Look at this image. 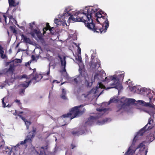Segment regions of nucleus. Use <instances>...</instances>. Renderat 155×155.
<instances>
[{
  "instance_id": "f257e3e1",
  "label": "nucleus",
  "mask_w": 155,
  "mask_h": 155,
  "mask_svg": "<svg viewBox=\"0 0 155 155\" xmlns=\"http://www.w3.org/2000/svg\"><path fill=\"white\" fill-rule=\"evenodd\" d=\"M97 11L96 8L93 9L86 7L82 12L78 11L75 12L74 15H71L69 19L70 20H72L73 21L85 23V21H87V20L88 21H91V20H93V19L96 18L97 22L99 23L100 22L98 20V18L101 21L102 15L101 13L97 12Z\"/></svg>"
},
{
  "instance_id": "f03ea898",
  "label": "nucleus",
  "mask_w": 155,
  "mask_h": 155,
  "mask_svg": "<svg viewBox=\"0 0 155 155\" xmlns=\"http://www.w3.org/2000/svg\"><path fill=\"white\" fill-rule=\"evenodd\" d=\"M82 105L75 106L72 108L69 113L64 114L62 117L64 118H70L71 121L72 119L82 115L85 112L86 110Z\"/></svg>"
},
{
  "instance_id": "7ed1b4c3",
  "label": "nucleus",
  "mask_w": 155,
  "mask_h": 155,
  "mask_svg": "<svg viewBox=\"0 0 155 155\" xmlns=\"http://www.w3.org/2000/svg\"><path fill=\"white\" fill-rule=\"evenodd\" d=\"M91 21H85V23H84L86 26L89 29L91 30L94 32L101 33L102 34V33H104L107 30H105L104 26V24L103 25H95L94 24L92 20H91Z\"/></svg>"
},
{
  "instance_id": "20e7f679",
  "label": "nucleus",
  "mask_w": 155,
  "mask_h": 155,
  "mask_svg": "<svg viewBox=\"0 0 155 155\" xmlns=\"http://www.w3.org/2000/svg\"><path fill=\"white\" fill-rule=\"evenodd\" d=\"M124 77V73H122L121 74H118L117 76L116 75V78L114 82L110 84V86L107 87V89L112 88H115L118 90H121L123 88V87L120 83V81L123 80Z\"/></svg>"
},
{
  "instance_id": "39448f33",
  "label": "nucleus",
  "mask_w": 155,
  "mask_h": 155,
  "mask_svg": "<svg viewBox=\"0 0 155 155\" xmlns=\"http://www.w3.org/2000/svg\"><path fill=\"white\" fill-rule=\"evenodd\" d=\"M148 114L150 115H152V117L149 119L148 122L147 124L141 130H140L139 134L140 136H142L143 135V133L145 132L146 130H149L152 129L154 126L151 125L148 127V124H153V118H155V113L154 114L153 113L148 112Z\"/></svg>"
},
{
  "instance_id": "423d86ee",
  "label": "nucleus",
  "mask_w": 155,
  "mask_h": 155,
  "mask_svg": "<svg viewBox=\"0 0 155 155\" xmlns=\"http://www.w3.org/2000/svg\"><path fill=\"white\" fill-rule=\"evenodd\" d=\"M99 118V117L97 116H91L88 119L87 121L86 122V124L89 125H91Z\"/></svg>"
},
{
  "instance_id": "0eeeda50",
  "label": "nucleus",
  "mask_w": 155,
  "mask_h": 155,
  "mask_svg": "<svg viewBox=\"0 0 155 155\" xmlns=\"http://www.w3.org/2000/svg\"><path fill=\"white\" fill-rule=\"evenodd\" d=\"M103 14L105 15L104 16H102V17H101V21L102 22L104 21L103 24H104V26L105 30H107V29L109 26V22L107 18V16L106 13L104 14V12H103Z\"/></svg>"
},
{
  "instance_id": "6e6552de",
  "label": "nucleus",
  "mask_w": 155,
  "mask_h": 155,
  "mask_svg": "<svg viewBox=\"0 0 155 155\" xmlns=\"http://www.w3.org/2000/svg\"><path fill=\"white\" fill-rule=\"evenodd\" d=\"M34 135L33 136L31 135V134L28 135L26 137L24 141H21L20 144L21 145L26 143L31 144L33 139L34 137Z\"/></svg>"
},
{
  "instance_id": "1a4fd4ad",
  "label": "nucleus",
  "mask_w": 155,
  "mask_h": 155,
  "mask_svg": "<svg viewBox=\"0 0 155 155\" xmlns=\"http://www.w3.org/2000/svg\"><path fill=\"white\" fill-rule=\"evenodd\" d=\"M58 57L60 60L61 66L63 67V69L61 72H66L67 73L65 69L66 64V57L65 56H63V58H62L60 55H58Z\"/></svg>"
},
{
  "instance_id": "9d476101",
  "label": "nucleus",
  "mask_w": 155,
  "mask_h": 155,
  "mask_svg": "<svg viewBox=\"0 0 155 155\" xmlns=\"http://www.w3.org/2000/svg\"><path fill=\"white\" fill-rule=\"evenodd\" d=\"M80 75L84 78L86 79L85 83L87 84V87H90L92 84V83H91L88 81L86 79V76H87V74L85 71L83 70L82 69L80 71Z\"/></svg>"
},
{
  "instance_id": "9b49d317",
  "label": "nucleus",
  "mask_w": 155,
  "mask_h": 155,
  "mask_svg": "<svg viewBox=\"0 0 155 155\" xmlns=\"http://www.w3.org/2000/svg\"><path fill=\"white\" fill-rule=\"evenodd\" d=\"M0 139H1V141L0 142V144H1L0 145V150L1 149H5V150H6L5 151V150H3V151L4 152H9L10 150L9 147H6L4 148V145L5 144V141L1 137H0Z\"/></svg>"
},
{
  "instance_id": "f8f14e48",
  "label": "nucleus",
  "mask_w": 155,
  "mask_h": 155,
  "mask_svg": "<svg viewBox=\"0 0 155 155\" xmlns=\"http://www.w3.org/2000/svg\"><path fill=\"white\" fill-rule=\"evenodd\" d=\"M89 65L90 67H92L93 68H95L97 65H98V67H99L100 66V61L98 59H96V62L93 63L92 61H91Z\"/></svg>"
},
{
  "instance_id": "ddd939ff",
  "label": "nucleus",
  "mask_w": 155,
  "mask_h": 155,
  "mask_svg": "<svg viewBox=\"0 0 155 155\" xmlns=\"http://www.w3.org/2000/svg\"><path fill=\"white\" fill-rule=\"evenodd\" d=\"M42 78V76L41 74H36L35 76L31 80V81L35 80V81L33 82V84H35L38 81Z\"/></svg>"
},
{
  "instance_id": "4468645a",
  "label": "nucleus",
  "mask_w": 155,
  "mask_h": 155,
  "mask_svg": "<svg viewBox=\"0 0 155 155\" xmlns=\"http://www.w3.org/2000/svg\"><path fill=\"white\" fill-rule=\"evenodd\" d=\"M139 102H140L142 105L146 107H150L154 108V105L153 104H150V102L146 103L143 101H139Z\"/></svg>"
},
{
  "instance_id": "2eb2a0df",
  "label": "nucleus",
  "mask_w": 155,
  "mask_h": 155,
  "mask_svg": "<svg viewBox=\"0 0 155 155\" xmlns=\"http://www.w3.org/2000/svg\"><path fill=\"white\" fill-rule=\"evenodd\" d=\"M21 39L23 40V42L26 43L31 44V41L29 38H27V36L23 34L21 35Z\"/></svg>"
},
{
  "instance_id": "dca6fc26",
  "label": "nucleus",
  "mask_w": 155,
  "mask_h": 155,
  "mask_svg": "<svg viewBox=\"0 0 155 155\" xmlns=\"http://www.w3.org/2000/svg\"><path fill=\"white\" fill-rule=\"evenodd\" d=\"M33 31H31L30 33V34L31 35L32 37L35 38V34L39 37L40 32L39 30H38L36 29L32 30Z\"/></svg>"
},
{
  "instance_id": "f3484780",
  "label": "nucleus",
  "mask_w": 155,
  "mask_h": 155,
  "mask_svg": "<svg viewBox=\"0 0 155 155\" xmlns=\"http://www.w3.org/2000/svg\"><path fill=\"white\" fill-rule=\"evenodd\" d=\"M14 65L13 64H10L9 65V68L8 69H6V73L9 72L12 75L13 74L15 70Z\"/></svg>"
},
{
  "instance_id": "a211bd4d",
  "label": "nucleus",
  "mask_w": 155,
  "mask_h": 155,
  "mask_svg": "<svg viewBox=\"0 0 155 155\" xmlns=\"http://www.w3.org/2000/svg\"><path fill=\"white\" fill-rule=\"evenodd\" d=\"M116 78V75H114L113 76H109L105 78L104 81L107 82H110V81H113V82L115 81V79Z\"/></svg>"
},
{
  "instance_id": "6ab92c4d",
  "label": "nucleus",
  "mask_w": 155,
  "mask_h": 155,
  "mask_svg": "<svg viewBox=\"0 0 155 155\" xmlns=\"http://www.w3.org/2000/svg\"><path fill=\"white\" fill-rule=\"evenodd\" d=\"M47 146H43L40 148L39 149V155H43L45 153V151L47 150Z\"/></svg>"
},
{
  "instance_id": "aec40b11",
  "label": "nucleus",
  "mask_w": 155,
  "mask_h": 155,
  "mask_svg": "<svg viewBox=\"0 0 155 155\" xmlns=\"http://www.w3.org/2000/svg\"><path fill=\"white\" fill-rule=\"evenodd\" d=\"M4 53L3 48L0 44V54L1 57L2 59H5L7 58L6 54H4Z\"/></svg>"
},
{
  "instance_id": "412c9836",
  "label": "nucleus",
  "mask_w": 155,
  "mask_h": 155,
  "mask_svg": "<svg viewBox=\"0 0 155 155\" xmlns=\"http://www.w3.org/2000/svg\"><path fill=\"white\" fill-rule=\"evenodd\" d=\"M135 101L134 99H127L125 101V103L127 105H129L131 104H134Z\"/></svg>"
},
{
  "instance_id": "4be33fe9",
  "label": "nucleus",
  "mask_w": 155,
  "mask_h": 155,
  "mask_svg": "<svg viewBox=\"0 0 155 155\" xmlns=\"http://www.w3.org/2000/svg\"><path fill=\"white\" fill-rule=\"evenodd\" d=\"M15 0H8L9 7H15L18 4L15 2Z\"/></svg>"
},
{
  "instance_id": "5701e85b",
  "label": "nucleus",
  "mask_w": 155,
  "mask_h": 155,
  "mask_svg": "<svg viewBox=\"0 0 155 155\" xmlns=\"http://www.w3.org/2000/svg\"><path fill=\"white\" fill-rule=\"evenodd\" d=\"M105 86L104 85L102 84L101 83H99V85L97 86L96 87V90L95 91V93H96V92L98 91V89L99 88L101 89H102L103 88H104Z\"/></svg>"
},
{
  "instance_id": "b1692460",
  "label": "nucleus",
  "mask_w": 155,
  "mask_h": 155,
  "mask_svg": "<svg viewBox=\"0 0 155 155\" xmlns=\"http://www.w3.org/2000/svg\"><path fill=\"white\" fill-rule=\"evenodd\" d=\"M147 96L149 98L150 102L153 97V94H152L150 91H149L148 93H147Z\"/></svg>"
},
{
  "instance_id": "393cba45",
  "label": "nucleus",
  "mask_w": 155,
  "mask_h": 155,
  "mask_svg": "<svg viewBox=\"0 0 155 155\" xmlns=\"http://www.w3.org/2000/svg\"><path fill=\"white\" fill-rule=\"evenodd\" d=\"M15 27L16 26L15 25H14V26H10L9 28L13 33L16 34L17 30L15 29Z\"/></svg>"
},
{
  "instance_id": "a878e982",
  "label": "nucleus",
  "mask_w": 155,
  "mask_h": 155,
  "mask_svg": "<svg viewBox=\"0 0 155 155\" xmlns=\"http://www.w3.org/2000/svg\"><path fill=\"white\" fill-rule=\"evenodd\" d=\"M135 151H135H134L133 150H131L130 149V147H129L127 151L125 153L124 155H127L128 154H129L128 155H130V153H134Z\"/></svg>"
},
{
  "instance_id": "bb28decb",
  "label": "nucleus",
  "mask_w": 155,
  "mask_h": 155,
  "mask_svg": "<svg viewBox=\"0 0 155 155\" xmlns=\"http://www.w3.org/2000/svg\"><path fill=\"white\" fill-rule=\"evenodd\" d=\"M31 82V80H30L28 82H26L25 83H23L21 84V86L23 87H25V88H27L29 86L30 83Z\"/></svg>"
},
{
  "instance_id": "cd10ccee",
  "label": "nucleus",
  "mask_w": 155,
  "mask_h": 155,
  "mask_svg": "<svg viewBox=\"0 0 155 155\" xmlns=\"http://www.w3.org/2000/svg\"><path fill=\"white\" fill-rule=\"evenodd\" d=\"M36 128L34 127H32V130L31 131V136H34V137H35V135L36 134Z\"/></svg>"
},
{
  "instance_id": "c85d7f7f",
  "label": "nucleus",
  "mask_w": 155,
  "mask_h": 155,
  "mask_svg": "<svg viewBox=\"0 0 155 155\" xmlns=\"http://www.w3.org/2000/svg\"><path fill=\"white\" fill-rule=\"evenodd\" d=\"M35 25V22L34 21L31 23H29V28L31 30H33L34 28V26Z\"/></svg>"
},
{
  "instance_id": "c756f323",
  "label": "nucleus",
  "mask_w": 155,
  "mask_h": 155,
  "mask_svg": "<svg viewBox=\"0 0 155 155\" xmlns=\"http://www.w3.org/2000/svg\"><path fill=\"white\" fill-rule=\"evenodd\" d=\"M49 31L52 35H54V33H55L56 32V31L53 27H51L49 29Z\"/></svg>"
},
{
  "instance_id": "7c9ffc66",
  "label": "nucleus",
  "mask_w": 155,
  "mask_h": 155,
  "mask_svg": "<svg viewBox=\"0 0 155 155\" xmlns=\"http://www.w3.org/2000/svg\"><path fill=\"white\" fill-rule=\"evenodd\" d=\"M5 98H3L2 100V102L3 104V107H10L11 106L9 104H8L7 106L6 105V104L4 102V99Z\"/></svg>"
},
{
  "instance_id": "2f4dec72",
  "label": "nucleus",
  "mask_w": 155,
  "mask_h": 155,
  "mask_svg": "<svg viewBox=\"0 0 155 155\" xmlns=\"http://www.w3.org/2000/svg\"><path fill=\"white\" fill-rule=\"evenodd\" d=\"M150 137H151V138H150V141H152L155 138V131H154V134H150Z\"/></svg>"
},
{
  "instance_id": "473e14b6",
  "label": "nucleus",
  "mask_w": 155,
  "mask_h": 155,
  "mask_svg": "<svg viewBox=\"0 0 155 155\" xmlns=\"http://www.w3.org/2000/svg\"><path fill=\"white\" fill-rule=\"evenodd\" d=\"M9 19L10 20H12V21L15 25H18L17 21L15 18H14L12 16H10Z\"/></svg>"
},
{
  "instance_id": "72a5a7b5",
  "label": "nucleus",
  "mask_w": 155,
  "mask_h": 155,
  "mask_svg": "<svg viewBox=\"0 0 155 155\" xmlns=\"http://www.w3.org/2000/svg\"><path fill=\"white\" fill-rule=\"evenodd\" d=\"M9 19L10 20H12V21L15 25H18L17 21L15 18H14L12 16H10Z\"/></svg>"
},
{
  "instance_id": "f704fd0d",
  "label": "nucleus",
  "mask_w": 155,
  "mask_h": 155,
  "mask_svg": "<svg viewBox=\"0 0 155 155\" xmlns=\"http://www.w3.org/2000/svg\"><path fill=\"white\" fill-rule=\"evenodd\" d=\"M25 75H23L21 77V76L17 75L15 77H14V79H21L22 78H25Z\"/></svg>"
},
{
  "instance_id": "c9c22d12",
  "label": "nucleus",
  "mask_w": 155,
  "mask_h": 155,
  "mask_svg": "<svg viewBox=\"0 0 155 155\" xmlns=\"http://www.w3.org/2000/svg\"><path fill=\"white\" fill-rule=\"evenodd\" d=\"M140 92L141 93L143 92H146L147 93L148 90V89L146 88H141L140 89Z\"/></svg>"
},
{
  "instance_id": "e433bc0d",
  "label": "nucleus",
  "mask_w": 155,
  "mask_h": 155,
  "mask_svg": "<svg viewBox=\"0 0 155 155\" xmlns=\"http://www.w3.org/2000/svg\"><path fill=\"white\" fill-rule=\"evenodd\" d=\"M117 100L114 98H111L110 99V100L109 101V104H110L111 103L115 102V101H117Z\"/></svg>"
},
{
  "instance_id": "4c0bfd02",
  "label": "nucleus",
  "mask_w": 155,
  "mask_h": 155,
  "mask_svg": "<svg viewBox=\"0 0 155 155\" xmlns=\"http://www.w3.org/2000/svg\"><path fill=\"white\" fill-rule=\"evenodd\" d=\"M54 22L56 24H57L58 25H59V22H60V21L58 19L55 18L54 19Z\"/></svg>"
},
{
  "instance_id": "58836bf2",
  "label": "nucleus",
  "mask_w": 155,
  "mask_h": 155,
  "mask_svg": "<svg viewBox=\"0 0 155 155\" xmlns=\"http://www.w3.org/2000/svg\"><path fill=\"white\" fill-rule=\"evenodd\" d=\"M48 30H49V29L48 28L45 27L43 28V34H45L46 33V31H48Z\"/></svg>"
},
{
  "instance_id": "ea45409f",
  "label": "nucleus",
  "mask_w": 155,
  "mask_h": 155,
  "mask_svg": "<svg viewBox=\"0 0 155 155\" xmlns=\"http://www.w3.org/2000/svg\"><path fill=\"white\" fill-rule=\"evenodd\" d=\"M136 137H137V136H135V137L134 138L133 140L132 145H135V143L136 142Z\"/></svg>"
},
{
  "instance_id": "a19ab883",
  "label": "nucleus",
  "mask_w": 155,
  "mask_h": 155,
  "mask_svg": "<svg viewBox=\"0 0 155 155\" xmlns=\"http://www.w3.org/2000/svg\"><path fill=\"white\" fill-rule=\"evenodd\" d=\"M145 145L143 144L142 143H141L138 145L136 149H137L140 147H143Z\"/></svg>"
},
{
  "instance_id": "79ce46f5",
  "label": "nucleus",
  "mask_w": 155,
  "mask_h": 155,
  "mask_svg": "<svg viewBox=\"0 0 155 155\" xmlns=\"http://www.w3.org/2000/svg\"><path fill=\"white\" fill-rule=\"evenodd\" d=\"M18 115L19 117L20 118H21L23 120L25 121V122H26V119H25V117H23L21 115H19L18 114Z\"/></svg>"
},
{
  "instance_id": "37998d69",
  "label": "nucleus",
  "mask_w": 155,
  "mask_h": 155,
  "mask_svg": "<svg viewBox=\"0 0 155 155\" xmlns=\"http://www.w3.org/2000/svg\"><path fill=\"white\" fill-rule=\"evenodd\" d=\"M73 81L75 84H77L78 82V81L77 79L76 78H74L73 80Z\"/></svg>"
},
{
  "instance_id": "c03bdc74",
  "label": "nucleus",
  "mask_w": 155,
  "mask_h": 155,
  "mask_svg": "<svg viewBox=\"0 0 155 155\" xmlns=\"http://www.w3.org/2000/svg\"><path fill=\"white\" fill-rule=\"evenodd\" d=\"M25 91V89H21V90L19 91V94H21L22 93L24 94V93Z\"/></svg>"
},
{
  "instance_id": "a18cd8bd",
  "label": "nucleus",
  "mask_w": 155,
  "mask_h": 155,
  "mask_svg": "<svg viewBox=\"0 0 155 155\" xmlns=\"http://www.w3.org/2000/svg\"><path fill=\"white\" fill-rule=\"evenodd\" d=\"M25 123L26 125H30L31 124V122L27 120H26Z\"/></svg>"
},
{
  "instance_id": "49530a36",
  "label": "nucleus",
  "mask_w": 155,
  "mask_h": 155,
  "mask_svg": "<svg viewBox=\"0 0 155 155\" xmlns=\"http://www.w3.org/2000/svg\"><path fill=\"white\" fill-rule=\"evenodd\" d=\"M65 15H68V16L70 15V14H68V12L67 11H66L65 10L64 11V12L63 13V16H65Z\"/></svg>"
},
{
  "instance_id": "de8ad7c7",
  "label": "nucleus",
  "mask_w": 155,
  "mask_h": 155,
  "mask_svg": "<svg viewBox=\"0 0 155 155\" xmlns=\"http://www.w3.org/2000/svg\"><path fill=\"white\" fill-rule=\"evenodd\" d=\"M78 52L79 54H81V49L79 46L78 48Z\"/></svg>"
},
{
  "instance_id": "09e8293b",
  "label": "nucleus",
  "mask_w": 155,
  "mask_h": 155,
  "mask_svg": "<svg viewBox=\"0 0 155 155\" xmlns=\"http://www.w3.org/2000/svg\"><path fill=\"white\" fill-rule=\"evenodd\" d=\"M78 132L77 131H73L71 132V133L72 134L74 135V134H78Z\"/></svg>"
},
{
  "instance_id": "8fccbe9b",
  "label": "nucleus",
  "mask_w": 155,
  "mask_h": 155,
  "mask_svg": "<svg viewBox=\"0 0 155 155\" xmlns=\"http://www.w3.org/2000/svg\"><path fill=\"white\" fill-rule=\"evenodd\" d=\"M15 102L18 104L19 105L21 104V103L20 102V101L19 100H18L17 99H16L15 100Z\"/></svg>"
},
{
  "instance_id": "3c124183",
  "label": "nucleus",
  "mask_w": 155,
  "mask_h": 155,
  "mask_svg": "<svg viewBox=\"0 0 155 155\" xmlns=\"http://www.w3.org/2000/svg\"><path fill=\"white\" fill-rule=\"evenodd\" d=\"M47 28H48L50 29L51 27L49 25V24L48 23H47L46 24V27Z\"/></svg>"
},
{
  "instance_id": "603ef678",
  "label": "nucleus",
  "mask_w": 155,
  "mask_h": 155,
  "mask_svg": "<svg viewBox=\"0 0 155 155\" xmlns=\"http://www.w3.org/2000/svg\"><path fill=\"white\" fill-rule=\"evenodd\" d=\"M71 149H73L74 148H75L76 147V145L74 144H73V143H72L71 144Z\"/></svg>"
},
{
  "instance_id": "864d4df0",
  "label": "nucleus",
  "mask_w": 155,
  "mask_h": 155,
  "mask_svg": "<svg viewBox=\"0 0 155 155\" xmlns=\"http://www.w3.org/2000/svg\"><path fill=\"white\" fill-rule=\"evenodd\" d=\"M16 60H17V61H15V62L17 63H18V62L21 63V60L20 59H16Z\"/></svg>"
},
{
  "instance_id": "5fc2aeb1",
  "label": "nucleus",
  "mask_w": 155,
  "mask_h": 155,
  "mask_svg": "<svg viewBox=\"0 0 155 155\" xmlns=\"http://www.w3.org/2000/svg\"><path fill=\"white\" fill-rule=\"evenodd\" d=\"M3 17L4 18V20H5V22L6 23V18H7V17H6V16L4 15H3Z\"/></svg>"
},
{
  "instance_id": "6e6d98bb",
  "label": "nucleus",
  "mask_w": 155,
  "mask_h": 155,
  "mask_svg": "<svg viewBox=\"0 0 155 155\" xmlns=\"http://www.w3.org/2000/svg\"><path fill=\"white\" fill-rule=\"evenodd\" d=\"M78 61H81V56H79V55L78 56Z\"/></svg>"
},
{
  "instance_id": "4d7b16f0",
  "label": "nucleus",
  "mask_w": 155,
  "mask_h": 155,
  "mask_svg": "<svg viewBox=\"0 0 155 155\" xmlns=\"http://www.w3.org/2000/svg\"><path fill=\"white\" fill-rule=\"evenodd\" d=\"M31 58L33 60H34L35 59V57L34 55H32L31 56Z\"/></svg>"
},
{
  "instance_id": "13d9d810",
  "label": "nucleus",
  "mask_w": 155,
  "mask_h": 155,
  "mask_svg": "<svg viewBox=\"0 0 155 155\" xmlns=\"http://www.w3.org/2000/svg\"><path fill=\"white\" fill-rule=\"evenodd\" d=\"M122 106H120V108L117 110V112H119L120 110H121L122 109Z\"/></svg>"
},
{
  "instance_id": "bf43d9fd",
  "label": "nucleus",
  "mask_w": 155,
  "mask_h": 155,
  "mask_svg": "<svg viewBox=\"0 0 155 155\" xmlns=\"http://www.w3.org/2000/svg\"><path fill=\"white\" fill-rule=\"evenodd\" d=\"M55 82H56V83H59V82H58V81H57V80H54L53 81V82H52V83H54Z\"/></svg>"
},
{
  "instance_id": "052dcab7",
  "label": "nucleus",
  "mask_w": 155,
  "mask_h": 155,
  "mask_svg": "<svg viewBox=\"0 0 155 155\" xmlns=\"http://www.w3.org/2000/svg\"><path fill=\"white\" fill-rule=\"evenodd\" d=\"M97 110L98 111H101L102 110L101 109H98V108L97 109Z\"/></svg>"
},
{
  "instance_id": "680f3d73",
  "label": "nucleus",
  "mask_w": 155,
  "mask_h": 155,
  "mask_svg": "<svg viewBox=\"0 0 155 155\" xmlns=\"http://www.w3.org/2000/svg\"><path fill=\"white\" fill-rule=\"evenodd\" d=\"M62 98L64 99H65L66 97L64 95H63L62 96Z\"/></svg>"
},
{
  "instance_id": "e2e57ef3",
  "label": "nucleus",
  "mask_w": 155,
  "mask_h": 155,
  "mask_svg": "<svg viewBox=\"0 0 155 155\" xmlns=\"http://www.w3.org/2000/svg\"><path fill=\"white\" fill-rule=\"evenodd\" d=\"M36 71V69L35 68L33 69V73H34V72H35Z\"/></svg>"
},
{
  "instance_id": "0e129e2a",
  "label": "nucleus",
  "mask_w": 155,
  "mask_h": 155,
  "mask_svg": "<svg viewBox=\"0 0 155 155\" xmlns=\"http://www.w3.org/2000/svg\"><path fill=\"white\" fill-rule=\"evenodd\" d=\"M26 128L27 129H28L29 128V125H26Z\"/></svg>"
},
{
  "instance_id": "69168bd1",
  "label": "nucleus",
  "mask_w": 155,
  "mask_h": 155,
  "mask_svg": "<svg viewBox=\"0 0 155 155\" xmlns=\"http://www.w3.org/2000/svg\"><path fill=\"white\" fill-rule=\"evenodd\" d=\"M97 121L98 123H100V124H101L102 123H103V122H99V120H98Z\"/></svg>"
},
{
  "instance_id": "338daca9",
  "label": "nucleus",
  "mask_w": 155,
  "mask_h": 155,
  "mask_svg": "<svg viewBox=\"0 0 155 155\" xmlns=\"http://www.w3.org/2000/svg\"><path fill=\"white\" fill-rule=\"evenodd\" d=\"M147 153V150H146L145 151V155H146Z\"/></svg>"
},
{
  "instance_id": "774afa93",
  "label": "nucleus",
  "mask_w": 155,
  "mask_h": 155,
  "mask_svg": "<svg viewBox=\"0 0 155 155\" xmlns=\"http://www.w3.org/2000/svg\"><path fill=\"white\" fill-rule=\"evenodd\" d=\"M49 73H50V72H49V71H48V72H47V75H48V74H49Z\"/></svg>"
}]
</instances>
